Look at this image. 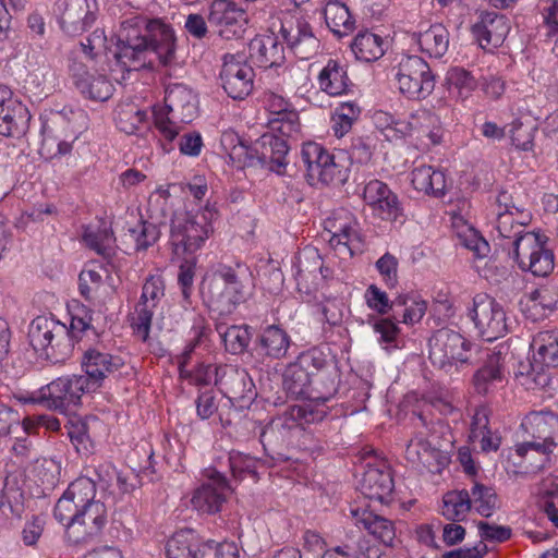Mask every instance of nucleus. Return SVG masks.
<instances>
[{"mask_svg": "<svg viewBox=\"0 0 558 558\" xmlns=\"http://www.w3.org/2000/svg\"><path fill=\"white\" fill-rule=\"evenodd\" d=\"M140 28L129 29L124 26L123 32L109 49L116 65L122 75L114 76V80H125L132 71L153 68L158 60L161 64L168 65L174 59L175 34L171 25L160 19L141 20L136 23Z\"/></svg>", "mask_w": 558, "mask_h": 558, "instance_id": "obj_1", "label": "nucleus"}, {"mask_svg": "<svg viewBox=\"0 0 558 558\" xmlns=\"http://www.w3.org/2000/svg\"><path fill=\"white\" fill-rule=\"evenodd\" d=\"M87 43H82L84 53L89 57L88 62L84 63L74 60L70 65V73L75 87L78 92L90 100L106 101L108 100L114 90L112 81L114 76H121L122 72L116 65V60L110 65L111 78H108L102 71L94 68L93 57L96 56L99 50L106 49V37L102 31L96 29L86 39ZM123 80L118 81L121 83ZM117 82V80H116Z\"/></svg>", "mask_w": 558, "mask_h": 558, "instance_id": "obj_2", "label": "nucleus"}, {"mask_svg": "<svg viewBox=\"0 0 558 558\" xmlns=\"http://www.w3.org/2000/svg\"><path fill=\"white\" fill-rule=\"evenodd\" d=\"M218 218L215 204L207 203L196 213L178 210L170 226V243L175 257L193 256L214 233V221Z\"/></svg>", "mask_w": 558, "mask_h": 558, "instance_id": "obj_3", "label": "nucleus"}, {"mask_svg": "<svg viewBox=\"0 0 558 558\" xmlns=\"http://www.w3.org/2000/svg\"><path fill=\"white\" fill-rule=\"evenodd\" d=\"M201 295L207 306L219 315H227L244 301V287L236 271L227 265L209 269L201 283Z\"/></svg>", "mask_w": 558, "mask_h": 558, "instance_id": "obj_4", "label": "nucleus"}, {"mask_svg": "<svg viewBox=\"0 0 558 558\" xmlns=\"http://www.w3.org/2000/svg\"><path fill=\"white\" fill-rule=\"evenodd\" d=\"M33 349L49 360L60 361L72 352L68 326L52 316H37L28 328Z\"/></svg>", "mask_w": 558, "mask_h": 558, "instance_id": "obj_5", "label": "nucleus"}, {"mask_svg": "<svg viewBox=\"0 0 558 558\" xmlns=\"http://www.w3.org/2000/svg\"><path fill=\"white\" fill-rule=\"evenodd\" d=\"M90 391L89 380L83 376L59 377L28 397H17L21 403H38L48 409L65 412L77 405L82 396Z\"/></svg>", "mask_w": 558, "mask_h": 558, "instance_id": "obj_6", "label": "nucleus"}, {"mask_svg": "<svg viewBox=\"0 0 558 558\" xmlns=\"http://www.w3.org/2000/svg\"><path fill=\"white\" fill-rule=\"evenodd\" d=\"M300 156L306 180L311 185L343 183L348 178L347 169L336 161L329 150L316 142L304 143Z\"/></svg>", "mask_w": 558, "mask_h": 558, "instance_id": "obj_7", "label": "nucleus"}, {"mask_svg": "<svg viewBox=\"0 0 558 558\" xmlns=\"http://www.w3.org/2000/svg\"><path fill=\"white\" fill-rule=\"evenodd\" d=\"M547 242L548 238L541 232H526L512 242L521 270L538 277H545L554 270L555 256Z\"/></svg>", "mask_w": 558, "mask_h": 558, "instance_id": "obj_8", "label": "nucleus"}, {"mask_svg": "<svg viewBox=\"0 0 558 558\" xmlns=\"http://www.w3.org/2000/svg\"><path fill=\"white\" fill-rule=\"evenodd\" d=\"M470 352L471 342L458 331L448 328L437 330L429 339L430 362L447 373L468 363Z\"/></svg>", "mask_w": 558, "mask_h": 558, "instance_id": "obj_9", "label": "nucleus"}, {"mask_svg": "<svg viewBox=\"0 0 558 558\" xmlns=\"http://www.w3.org/2000/svg\"><path fill=\"white\" fill-rule=\"evenodd\" d=\"M395 80L400 93L412 99L426 98L435 87L429 65L417 56H405L400 60Z\"/></svg>", "mask_w": 558, "mask_h": 558, "instance_id": "obj_10", "label": "nucleus"}, {"mask_svg": "<svg viewBox=\"0 0 558 558\" xmlns=\"http://www.w3.org/2000/svg\"><path fill=\"white\" fill-rule=\"evenodd\" d=\"M548 445L539 441L524 439L515 445L504 462L508 473L514 475L534 474L550 465L553 456L558 453V448H547Z\"/></svg>", "mask_w": 558, "mask_h": 558, "instance_id": "obj_11", "label": "nucleus"}, {"mask_svg": "<svg viewBox=\"0 0 558 558\" xmlns=\"http://www.w3.org/2000/svg\"><path fill=\"white\" fill-rule=\"evenodd\" d=\"M468 316L478 335L486 341H494L507 331L506 313L501 304L485 293L473 298Z\"/></svg>", "mask_w": 558, "mask_h": 558, "instance_id": "obj_12", "label": "nucleus"}, {"mask_svg": "<svg viewBox=\"0 0 558 558\" xmlns=\"http://www.w3.org/2000/svg\"><path fill=\"white\" fill-rule=\"evenodd\" d=\"M323 238L332 248L349 256L361 248L359 222L345 209L336 210L325 219Z\"/></svg>", "mask_w": 558, "mask_h": 558, "instance_id": "obj_13", "label": "nucleus"}, {"mask_svg": "<svg viewBox=\"0 0 558 558\" xmlns=\"http://www.w3.org/2000/svg\"><path fill=\"white\" fill-rule=\"evenodd\" d=\"M488 217L498 235L502 239L517 240L530 220V215L515 206L512 196L506 191L499 192L489 206Z\"/></svg>", "mask_w": 558, "mask_h": 558, "instance_id": "obj_14", "label": "nucleus"}, {"mask_svg": "<svg viewBox=\"0 0 558 558\" xmlns=\"http://www.w3.org/2000/svg\"><path fill=\"white\" fill-rule=\"evenodd\" d=\"M207 20L215 32L227 40L241 38L248 23L246 11L233 0H213Z\"/></svg>", "mask_w": 558, "mask_h": 558, "instance_id": "obj_15", "label": "nucleus"}, {"mask_svg": "<svg viewBox=\"0 0 558 558\" xmlns=\"http://www.w3.org/2000/svg\"><path fill=\"white\" fill-rule=\"evenodd\" d=\"M219 76L225 92L233 99H244L253 90L254 70L242 53L225 54Z\"/></svg>", "mask_w": 558, "mask_h": 558, "instance_id": "obj_16", "label": "nucleus"}, {"mask_svg": "<svg viewBox=\"0 0 558 558\" xmlns=\"http://www.w3.org/2000/svg\"><path fill=\"white\" fill-rule=\"evenodd\" d=\"M163 296L165 281L162 277L160 275L148 276L143 283L132 323L134 333L140 340L147 341L151 318Z\"/></svg>", "mask_w": 558, "mask_h": 558, "instance_id": "obj_17", "label": "nucleus"}, {"mask_svg": "<svg viewBox=\"0 0 558 558\" xmlns=\"http://www.w3.org/2000/svg\"><path fill=\"white\" fill-rule=\"evenodd\" d=\"M418 420L422 422L424 429H427L422 416ZM430 436L433 437L432 440L427 438L426 430H417L407 446L405 459L414 468L440 472L447 464L448 457L441 449V445L434 441V434Z\"/></svg>", "mask_w": 558, "mask_h": 558, "instance_id": "obj_18", "label": "nucleus"}, {"mask_svg": "<svg viewBox=\"0 0 558 558\" xmlns=\"http://www.w3.org/2000/svg\"><path fill=\"white\" fill-rule=\"evenodd\" d=\"M206 478L191 493L190 504L199 514H216L227 501L230 487L226 477L216 470L207 471Z\"/></svg>", "mask_w": 558, "mask_h": 558, "instance_id": "obj_19", "label": "nucleus"}, {"mask_svg": "<svg viewBox=\"0 0 558 558\" xmlns=\"http://www.w3.org/2000/svg\"><path fill=\"white\" fill-rule=\"evenodd\" d=\"M72 517L73 519H65L61 524L65 527L69 541L80 544L87 542L101 531L107 521V510L105 505L97 500Z\"/></svg>", "mask_w": 558, "mask_h": 558, "instance_id": "obj_20", "label": "nucleus"}, {"mask_svg": "<svg viewBox=\"0 0 558 558\" xmlns=\"http://www.w3.org/2000/svg\"><path fill=\"white\" fill-rule=\"evenodd\" d=\"M507 349L495 347L487 352L483 365L473 375V387L478 395H489L507 383Z\"/></svg>", "mask_w": 558, "mask_h": 558, "instance_id": "obj_21", "label": "nucleus"}, {"mask_svg": "<svg viewBox=\"0 0 558 558\" xmlns=\"http://www.w3.org/2000/svg\"><path fill=\"white\" fill-rule=\"evenodd\" d=\"M323 364L324 360L315 351L300 354L283 373V388L288 395L293 398L305 397L314 372L323 367Z\"/></svg>", "mask_w": 558, "mask_h": 558, "instance_id": "obj_22", "label": "nucleus"}, {"mask_svg": "<svg viewBox=\"0 0 558 558\" xmlns=\"http://www.w3.org/2000/svg\"><path fill=\"white\" fill-rule=\"evenodd\" d=\"M96 485L88 477H80L72 482L63 495L59 498L54 507V518L64 523L65 519H73L72 515L77 514L89 504L97 501Z\"/></svg>", "mask_w": 558, "mask_h": 558, "instance_id": "obj_23", "label": "nucleus"}, {"mask_svg": "<svg viewBox=\"0 0 558 558\" xmlns=\"http://www.w3.org/2000/svg\"><path fill=\"white\" fill-rule=\"evenodd\" d=\"M95 0H57L56 13L64 32L75 35L95 21Z\"/></svg>", "mask_w": 558, "mask_h": 558, "instance_id": "obj_24", "label": "nucleus"}, {"mask_svg": "<svg viewBox=\"0 0 558 558\" xmlns=\"http://www.w3.org/2000/svg\"><path fill=\"white\" fill-rule=\"evenodd\" d=\"M31 119L29 111L13 92L0 85V134L14 136L23 132Z\"/></svg>", "mask_w": 558, "mask_h": 558, "instance_id": "obj_25", "label": "nucleus"}, {"mask_svg": "<svg viewBox=\"0 0 558 558\" xmlns=\"http://www.w3.org/2000/svg\"><path fill=\"white\" fill-rule=\"evenodd\" d=\"M524 439L558 448V415L550 411H533L521 422Z\"/></svg>", "mask_w": 558, "mask_h": 558, "instance_id": "obj_26", "label": "nucleus"}, {"mask_svg": "<svg viewBox=\"0 0 558 558\" xmlns=\"http://www.w3.org/2000/svg\"><path fill=\"white\" fill-rule=\"evenodd\" d=\"M280 34L293 53L302 60L311 59L319 50V40L306 21H286L281 24Z\"/></svg>", "mask_w": 558, "mask_h": 558, "instance_id": "obj_27", "label": "nucleus"}, {"mask_svg": "<svg viewBox=\"0 0 558 558\" xmlns=\"http://www.w3.org/2000/svg\"><path fill=\"white\" fill-rule=\"evenodd\" d=\"M363 198L372 214L381 220L396 221L401 216L397 196L379 180H371L365 185Z\"/></svg>", "mask_w": 558, "mask_h": 558, "instance_id": "obj_28", "label": "nucleus"}, {"mask_svg": "<svg viewBox=\"0 0 558 558\" xmlns=\"http://www.w3.org/2000/svg\"><path fill=\"white\" fill-rule=\"evenodd\" d=\"M400 128L402 138L417 134L418 138L427 137L432 145L440 144L444 136L440 118L427 109H417L403 118Z\"/></svg>", "mask_w": 558, "mask_h": 558, "instance_id": "obj_29", "label": "nucleus"}, {"mask_svg": "<svg viewBox=\"0 0 558 558\" xmlns=\"http://www.w3.org/2000/svg\"><path fill=\"white\" fill-rule=\"evenodd\" d=\"M520 304L522 313L527 319L532 322L542 320L557 308L558 287L554 284L541 286L526 292Z\"/></svg>", "mask_w": 558, "mask_h": 558, "instance_id": "obj_30", "label": "nucleus"}, {"mask_svg": "<svg viewBox=\"0 0 558 558\" xmlns=\"http://www.w3.org/2000/svg\"><path fill=\"white\" fill-rule=\"evenodd\" d=\"M125 364L122 355L109 354L99 348H92L85 351L82 359V366L85 369L86 378L90 383V390L106 376L119 371Z\"/></svg>", "mask_w": 558, "mask_h": 558, "instance_id": "obj_31", "label": "nucleus"}, {"mask_svg": "<svg viewBox=\"0 0 558 558\" xmlns=\"http://www.w3.org/2000/svg\"><path fill=\"white\" fill-rule=\"evenodd\" d=\"M509 33V25L502 15L494 12L481 14L480 20L472 26L473 37L486 50L499 47Z\"/></svg>", "mask_w": 558, "mask_h": 558, "instance_id": "obj_32", "label": "nucleus"}, {"mask_svg": "<svg viewBox=\"0 0 558 558\" xmlns=\"http://www.w3.org/2000/svg\"><path fill=\"white\" fill-rule=\"evenodd\" d=\"M360 490L363 497L372 502H389L393 490L390 470L369 465L360 482Z\"/></svg>", "mask_w": 558, "mask_h": 558, "instance_id": "obj_33", "label": "nucleus"}, {"mask_svg": "<svg viewBox=\"0 0 558 558\" xmlns=\"http://www.w3.org/2000/svg\"><path fill=\"white\" fill-rule=\"evenodd\" d=\"M350 514L357 526H363L380 543L386 546L395 545L396 527L390 520L360 507H351Z\"/></svg>", "mask_w": 558, "mask_h": 558, "instance_id": "obj_34", "label": "nucleus"}, {"mask_svg": "<svg viewBox=\"0 0 558 558\" xmlns=\"http://www.w3.org/2000/svg\"><path fill=\"white\" fill-rule=\"evenodd\" d=\"M163 107L182 122L190 123L197 114V98L187 86L172 84L166 88Z\"/></svg>", "mask_w": 558, "mask_h": 558, "instance_id": "obj_35", "label": "nucleus"}, {"mask_svg": "<svg viewBox=\"0 0 558 558\" xmlns=\"http://www.w3.org/2000/svg\"><path fill=\"white\" fill-rule=\"evenodd\" d=\"M267 108L274 116L268 122L269 130L287 136H293L299 132V114L290 108V104L283 97L270 95L267 99Z\"/></svg>", "mask_w": 558, "mask_h": 558, "instance_id": "obj_36", "label": "nucleus"}, {"mask_svg": "<svg viewBox=\"0 0 558 558\" xmlns=\"http://www.w3.org/2000/svg\"><path fill=\"white\" fill-rule=\"evenodd\" d=\"M250 57L259 68L278 66L284 60L283 46L275 34L258 35L250 43Z\"/></svg>", "mask_w": 558, "mask_h": 558, "instance_id": "obj_37", "label": "nucleus"}, {"mask_svg": "<svg viewBox=\"0 0 558 558\" xmlns=\"http://www.w3.org/2000/svg\"><path fill=\"white\" fill-rule=\"evenodd\" d=\"M295 280L300 290L310 292L323 276V259L314 247H305L299 253L295 264Z\"/></svg>", "mask_w": 558, "mask_h": 558, "instance_id": "obj_38", "label": "nucleus"}, {"mask_svg": "<svg viewBox=\"0 0 558 558\" xmlns=\"http://www.w3.org/2000/svg\"><path fill=\"white\" fill-rule=\"evenodd\" d=\"M410 181L414 190L434 197L444 196L447 189L445 173L427 165L414 167L410 173Z\"/></svg>", "mask_w": 558, "mask_h": 558, "instance_id": "obj_39", "label": "nucleus"}, {"mask_svg": "<svg viewBox=\"0 0 558 558\" xmlns=\"http://www.w3.org/2000/svg\"><path fill=\"white\" fill-rule=\"evenodd\" d=\"M290 137L269 130L259 138L258 144L262 148L260 159L265 163H270L271 169L278 173L287 165L286 156L289 151L288 138Z\"/></svg>", "mask_w": 558, "mask_h": 558, "instance_id": "obj_40", "label": "nucleus"}, {"mask_svg": "<svg viewBox=\"0 0 558 558\" xmlns=\"http://www.w3.org/2000/svg\"><path fill=\"white\" fill-rule=\"evenodd\" d=\"M154 126L158 133V141L165 153L173 150V141L179 136L183 130V125L187 122H182L179 118L174 117L173 112L166 109L163 106H155L153 109Z\"/></svg>", "mask_w": 558, "mask_h": 558, "instance_id": "obj_41", "label": "nucleus"}, {"mask_svg": "<svg viewBox=\"0 0 558 558\" xmlns=\"http://www.w3.org/2000/svg\"><path fill=\"white\" fill-rule=\"evenodd\" d=\"M420 50L430 58H441L449 48V32L442 24H433L427 29L412 35Z\"/></svg>", "mask_w": 558, "mask_h": 558, "instance_id": "obj_42", "label": "nucleus"}, {"mask_svg": "<svg viewBox=\"0 0 558 558\" xmlns=\"http://www.w3.org/2000/svg\"><path fill=\"white\" fill-rule=\"evenodd\" d=\"M318 87L329 96L345 94L349 89V76L345 66L337 60H329L317 76Z\"/></svg>", "mask_w": 558, "mask_h": 558, "instance_id": "obj_43", "label": "nucleus"}, {"mask_svg": "<svg viewBox=\"0 0 558 558\" xmlns=\"http://www.w3.org/2000/svg\"><path fill=\"white\" fill-rule=\"evenodd\" d=\"M168 558H199L201 544L195 531L183 529L175 532L167 542Z\"/></svg>", "mask_w": 558, "mask_h": 558, "instance_id": "obj_44", "label": "nucleus"}, {"mask_svg": "<svg viewBox=\"0 0 558 558\" xmlns=\"http://www.w3.org/2000/svg\"><path fill=\"white\" fill-rule=\"evenodd\" d=\"M82 241L90 250L102 256H110L114 248V235L107 222L84 227Z\"/></svg>", "mask_w": 558, "mask_h": 558, "instance_id": "obj_45", "label": "nucleus"}, {"mask_svg": "<svg viewBox=\"0 0 558 558\" xmlns=\"http://www.w3.org/2000/svg\"><path fill=\"white\" fill-rule=\"evenodd\" d=\"M534 361L549 371L558 366V337L551 331L535 335L530 344Z\"/></svg>", "mask_w": 558, "mask_h": 558, "instance_id": "obj_46", "label": "nucleus"}, {"mask_svg": "<svg viewBox=\"0 0 558 558\" xmlns=\"http://www.w3.org/2000/svg\"><path fill=\"white\" fill-rule=\"evenodd\" d=\"M514 379L525 389L536 390L549 385L550 373L532 357L518 364Z\"/></svg>", "mask_w": 558, "mask_h": 558, "instance_id": "obj_47", "label": "nucleus"}, {"mask_svg": "<svg viewBox=\"0 0 558 558\" xmlns=\"http://www.w3.org/2000/svg\"><path fill=\"white\" fill-rule=\"evenodd\" d=\"M324 16L328 28L338 37L348 36L355 27L349 8L338 0L326 3Z\"/></svg>", "mask_w": 558, "mask_h": 558, "instance_id": "obj_48", "label": "nucleus"}, {"mask_svg": "<svg viewBox=\"0 0 558 558\" xmlns=\"http://www.w3.org/2000/svg\"><path fill=\"white\" fill-rule=\"evenodd\" d=\"M290 344V336L286 330L278 326H267L260 332L259 348L262 352L268 357L281 359L286 356Z\"/></svg>", "mask_w": 558, "mask_h": 558, "instance_id": "obj_49", "label": "nucleus"}, {"mask_svg": "<svg viewBox=\"0 0 558 558\" xmlns=\"http://www.w3.org/2000/svg\"><path fill=\"white\" fill-rule=\"evenodd\" d=\"M351 49L356 59L364 62H373L384 56L386 48L381 36L371 32H363L355 36Z\"/></svg>", "mask_w": 558, "mask_h": 558, "instance_id": "obj_50", "label": "nucleus"}, {"mask_svg": "<svg viewBox=\"0 0 558 558\" xmlns=\"http://www.w3.org/2000/svg\"><path fill=\"white\" fill-rule=\"evenodd\" d=\"M148 122L147 112L135 104H120L116 109L117 128L125 134H136Z\"/></svg>", "mask_w": 558, "mask_h": 558, "instance_id": "obj_51", "label": "nucleus"}, {"mask_svg": "<svg viewBox=\"0 0 558 558\" xmlns=\"http://www.w3.org/2000/svg\"><path fill=\"white\" fill-rule=\"evenodd\" d=\"M71 320L68 327L69 336L72 339V348L75 342L82 341L84 337L89 338L96 336V331L92 326L90 310L80 303L73 304L69 310Z\"/></svg>", "mask_w": 558, "mask_h": 558, "instance_id": "obj_52", "label": "nucleus"}, {"mask_svg": "<svg viewBox=\"0 0 558 558\" xmlns=\"http://www.w3.org/2000/svg\"><path fill=\"white\" fill-rule=\"evenodd\" d=\"M470 494L465 489L448 492L442 497L441 514L451 521H462L471 510Z\"/></svg>", "mask_w": 558, "mask_h": 558, "instance_id": "obj_53", "label": "nucleus"}, {"mask_svg": "<svg viewBox=\"0 0 558 558\" xmlns=\"http://www.w3.org/2000/svg\"><path fill=\"white\" fill-rule=\"evenodd\" d=\"M470 438L478 442L483 451H496L500 446V438L488 428V417L483 410L476 411L473 416Z\"/></svg>", "mask_w": 558, "mask_h": 558, "instance_id": "obj_54", "label": "nucleus"}, {"mask_svg": "<svg viewBox=\"0 0 558 558\" xmlns=\"http://www.w3.org/2000/svg\"><path fill=\"white\" fill-rule=\"evenodd\" d=\"M470 494L471 509L483 517H490L499 507V500L495 490L486 485L474 483Z\"/></svg>", "mask_w": 558, "mask_h": 558, "instance_id": "obj_55", "label": "nucleus"}, {"mask_svg": "<svg viewBox=\"0 0 558 558\" xmlns=\"http://www.w3.org/2000/svg\"><path fill=\"white\" fill-rule=\"evenodd\" d=\"M360 113V107L353 101L339 104L331 117V130L335 136L340 138L348 134Z\"/></svg>", "mask_w": 558, "mask_h": 558, "instance_id": "obj_56", "label": "nucleus"}, {"mask_svg": "<svg viewBox=\"0 0 558 558\" xmlns=\"http://www.w3.org/2000/svg\"><path fill=\"white\" fill-rule=\"evenodd\" d=\"M194 350V344L186 347L183 352V361L180 363V375L190 380L191 384L196 386H208L213 381L216 383L217 367L210 364H199L193 372L185 368L186 360Z\"/></svg>", "mask_w": 558, "mask_h": 558, "instance_id": "obj_57", "label": "nucleus"}, {"mask_svg": "<svg viewBox=\"0 0 558 558\" xmlns=\"http://www.w3.org/2000/svg\"><path fill=\"white\" fill-rule=\"evenodd\" d=\"M449 90L456 93L459 100H466L477 86L476 78L462 68H452L446 76Z\"/></svg>", "mask_w": 558, "mask_h": 558, "instance_id": "obj_58", "label": "nucleus"}, {"mask_svg": "<svg viewBox=\"0 0 558 558\" xmlns=\"http://www.w3.org/2000/svg\"><path fill=\"white\" fill-rule=\"evenodd\" d=\"M104 272L105 270L96 264H90L81 271L78 289L86 300H93L97 296L104 284Z\"/></svg>", "mask_w": 558, "mask_h": 558, "instance_id": "obj_59", "label": "nucleus"}, {"mask_svg": "<svg viewBox=\"0 0 558 558\" xmlns=\"http://www.w3.org/2000/svg\"><path fill=\"white\" fill-rule=\"evenodd\" d=\"M368 323L378 336L377 341L384 350L390 351L398 348L400 328L396 322L390 318H374Z\"/></svg>", "mask_w": 558, "mask_h": 558, "instance_id": "obj_60", "label": "nucleus"}, {"mask_svg": "<svg viewBox=\"0 0 558 558\" xmlns=\"http://www.w3.org/2000/svg\"><path fill=\"white\" fill-rule=\"evenodd\" d=\"M219 333L223 340L226 349L232 354L242 353L250 343V332L244 326H230L222 330L219 327Z\"/></svg>", "mask_w": 558, "mask_h": 558, "instance_id": "obj_61", "label": "nucleus"}, {"mask_svg": "<svg viewBox=\"0 0 558 558\" xmlns=\"http://www.w3.org/2000/svg\"><path fill=\"white\" fill-rule=\"evenodd\" d=\"M396 305L405 306L402 315V323L405 325H413L418 323L425 315L427 305L426 302L418 296L399 295L395 300Z\"/></svg>", "mask_w": 558, "mask_h": 558, "instance_id": "obj_62", "label": "nucleus"}, {"mask_svg": "<svg viewBox=\"0 0 558 558\" xmlns=\"http://www.w3.org/2000/svg\"><path fill=\"white\" fill-rule=\"evenodd\" d=\"M458 240L462 246L472 251L478 258H483L489 253L488 242L472 226H463V229L459 230Z\"/></svg>", "mask_w": 558, "mask_h": 558, "instance_id": "obj_63", "label": "nucleus"}, {"mask_svg": "<svg viewBox=\"0 0 558 558\" xmlns=\"http://www.w3.org/2000/svg\"><path fill=\"white\" fill-rule=\"evenodd\" d=\"M402 119H396L392 114L386 111H376L373 114V123L375 128L386 137L387 141L402 140L400 124Z\"/></svg>", "mask_w": 558, "mask_h": 558, "instance_id": "obj_64", "label": "nucleus"}]
</instances>
